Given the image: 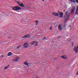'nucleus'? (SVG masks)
<instances>
[{"label": "nucleus", "instance_id": "obj_1", "mask_svg": "<svg viewBox=\"0 0 78 78\" xmlns=\"http://www.w3.org/2000/svg\"><path fill=\"white\" fill-rule=\"evenodd\" d=\"M69 16H70V13L68 12H66L64 16L65 22H66L68 19H69Z\"/></svg>", "mask_w": 78, "mask_h": 78}, {"label": "nucleus", "instance_id": "obj_2", "mask_svg": "<svg viewBox=\"0 0 78 78\" xmlns=\"http://www.w3.org/2000/svg\"><path fill=\"white\" fill-rule=\"evenodd\" d=\"M12 9H13L14 10H15V11H19V10H21V8L18 6H16L12 8Z\"/></svg>", "mask_w": 78, "mask_h": 78}, {"label": "nucleus", "instance_id": "obj_3", "mask_svg": "<svg viewBox=\"0 0 78 78\" xmlns=\"http://www.w3.org/2000/svg\"><path fill=\"white\" fill-rule=\"evenodd\" d=\"M31 37L30 35L28 34L27 35H24L22 37V39H23V38H30Z\"/></svg>", "mask_w": 78, "mask_h": 78}, {"label": "nucleus", "instance_id": "obj_4", "mask_svg": "<svg viewBox=\"0 0 78 78\" xmlns=\"http://www.w3.org/2000/svg\"><path fill=\"white\" fill-rule=\"evenodd\" d=\"M73 49L74 51H75L76 53H77L78 52V46L74 47Z\"/></svg>", "mask_w": 78, "mask_h": 78}, {"label": "nucleus", "instance_id": "obj_5", "mask_svg": "<svg viewBox=\"0 0 78 78\" xmlns=\"http://www.w3.org/2000/svg\"><path fill=\"white\" fill-rule=\"evenodd\" d=\"M29 44L27 43H25L24 44V45H23V47L24 48H27V47H28V46Z\"/></svg>", "mask_w": 78, "mask_h": 78}, {"label": "nucleus", "instance_id": "obj_6", "mask_svg": "<svg viewBox=\"0 0 78 78\" xmlns=\"http://www.w3.org/2000/svg\"><path fill=\"white\" fill-rule=\"evenodd\" d=\"M58 13H59V15L60 16H59V17H63V13L61 12H58Z\"/></svg>", "mask_w": 78, "mask_h": 78}, {"label": "nucleus", "instance_id": "obj_7", "mask_svg": "<svg viewBox=\"0 0 78 78\" xmlns=\"http://www.w3.org/2000/svg\"><path fill=\"white\" fill-rule=\"evenodd\" d=\"M61 58H63V59H66L67 58V56L66 55H64L61 56Z\"/></svg>", "mask_w": 78, "mask_h": 78}, {"label": "nucleus", "instance_id": "obj_8", "mask_svg": "<svg viewBox=\"0 0 78 78\" xmlns=\"http://www.w3.org/2000/svg\"><path fill=\"white\" fill-rule=\"evenodd\" d=\"M52 14H53L54 16H56V17L59 16V14H58V13L56 12H53Z\"/></svg>", "mask_w": 78, "mask_h": 78}, {"label": "nucleus", "instance_id": "obj_9", "mask_svg": "<svg viewBox=\"0 0 78 78\" xmlns=\"http://www.w3.org/2000/svg\"><path fill=\"white\" fill-rule=\"evenodd\" d=\"M58 29L59 31L62 30V28H61V25H59L58 27Z\"/></svg>", "mask_w": 78, "mask_h": 78}, {"label": "nucleus", "instance_id": "obj_10", "mask_svg": "<svg viewBox=\"0 0 78 78\" xmlns=\"http://www.w3.org/2000/svg\"><path fill=\"white\" fill-rule=\"evenodd\" d=\"M75 7H73V9H72L71 10V11L72 12H75Z\"/></svg>", "mask_w": 78, "mask_h": 78}, {"label": "nucleus", "instance_id": "obj_11", "mask_svg": "<svg viewBox=\"0 0 78 78\" xmlns=\"http://www.w3.org/2000/svg\"><path fill=\"white\" fill-rule=\"evenodd\" d=\"M19 59H20V58L19 57H16V59H15V62H17V61H19Z\"/></svg>", "mask_w": 78, "mask_h": 78}, {"label": "nucleus", "instance_id": "obj_12", "mask_svg": "<svg viewBox=\"0 0 78 78\" xmlns=\"http://www.w3.org/2000/svg\"><path fill=\"white\" fill-rule=\"evenodd\" d=\"M24 64L26 65V66H28V62L26 61L24 63Z\"/></svg>", "mask_w": 78, "mask_h": 78}, {"label": "nucleus", "instance_id": "obj_13", "mask_svg": "<svg viewBox=\"0 0 78 78\" xmlns=\"http://www.w3.org/2000/svg\"><path fill=\"white\" fill-rule=\"evenodd\" d=\"M34 44H35V45L34 46H37V45H38L37 44H38V42L35 41H34Z\"/></svg>", "mask_w": 78, "mask_h": 78}, {"label": "nucleus", "instance_id": "obj_14", "mask_svg": "<svg viewBox=\"0 0 78 78\" xmlns=\"http://www.w3.org/2000/svg\"><path fill=\"white\" fill-rule=\"evenodd\" d=\"M9 67V65H8L7 66L5 67L4 68V70L8 69Z\"/></svg>", "mask_w": 78, "mask_h": 78}, {"label": "nucleus", "instance_id": "obj_15", "mask_svg": "<svg viewBox=\"0 0 78 78\" xmlns=\"http://www.w3.org/2000/svg\"><path fill=\"white\" fill-rule=\"evenodd\" d=\"M20 6H21L22 7H25V6L23 5V3H21V4H20L19 5Z\"/></svg>", "mask_w": 78, "mask_h": 78}, {"label": "nucleus", "instance_id": "obj_16", "mask_svg": "<svg viewBox=\"0 0 78 78\" xmlns=\"http://www.w3.org/2000/svg\"><path fill=\"white\" fill-rule=\"evenodd\" d=\"M12 55V53L11 52H9L8 53V55L7 56H11Z\"/></svg>", "mask_w": 78, "mask_h": 78}, {"label": "nucleus", "instance_id": "obj_17", "mask_svg": "<svg viewBox=\"0 0 78 78\" xmlns=\"http://www.w3.org/2000/svg\"><path fill=\"white\" fill-rule=\"evenodd\" d=\"M31 45H34V44H34V41H32L31 42Z\"/></svg>", "mask_w": 78, "mask_h": 78}, {"label": "nucleus", "instance_id": "obj_18", "mask_svg": "<svg viewBox=\"0 0 78 78\" xmlns=\"http://www.w3.org/2000/svg\"><path fill=\"white\" fill-rule=\"evenodd\" d=\"M21 46H18L17 47V48H19Z\"/></svg>", "mask_w": 78, "mask_h": 78}, {"label": "nucleus", "instance_id": "obj_19", "mask_svg": "<svg viewBox=\"0 0 78 78\" xmlns=\"http://www.w3.org/2000/svg\"><path fill=\"white\" fill-rule=\"evenodd\" d=\"M46 39V37H45L43 38L42 39V40H44V39Z\"/></svg>", "mask_w": 78, "mask_h": 78}, {"label": "nucleus", "instance_id": "obj_20", "mask_svg": "<svg viewBox=\"0 0 78 78\" xmlns=\"http://www.w3.org/2000/svg\"><path fill=\"white\" fill-rule=\"evenodd\" d=\"M76 75H78V70L77 71V73H76Z\"/></svg>", "mask_w": 78, "mask_h": 78}, {"label": "nucleus", "instance_id": "obj_21", "mask_svg": "<svg viewBox=\"0 0 78 78\" xmlns=\"http://www.w3.org/2000/svg\"><path fill=\"white\" fill-rule=\"evenodd\" d=\"M17 3H18V4L19 5L20 4V3H19V2H17Z\"/></svg>", "mask_w": 78, "mask_h": 78}, {"label": "nucleus", "instance_id": "obj_22", "mask_svg": "<svg viewBox=\"0 0 78 78\" xmlns=\"http://www.w3.org/2000/svg\"><path fill=\"white\" fill-rule=\"evenodd\" d=\"M50 30H52V27H51L50 28Z\"/></svg>", "mask_w": 78, "mask_h": 78}, {"label": "nucleus", "instance_id": "obj_23", "mask_svg": "<svg viewBox=\"0 0 78 78\" xmlns=\"http://www.w3.org/2000/svg\"><path fill=\"white\" fill-rule=\"evenodd\" d=\"M35 22H36V23H38V21H37V20L36 21H35Z\"/></svg>", "mask_w": 78, "mask_h": 78}, {"label": "nucleus", "instance_id": "obj_24", "mask_svg": "<svg viewBox=\"0 0 78 78\" xmlns=\"http://www.w3.org/2000/svg\"><path fill=\"white\" fill-rule=\"evenodd\" d=\"M2 58H4V56H3V55H2Z\"/></svg>", "mask_w": 78, "mask_h": 78}, {"label": "nucleus", "instance_id": "obj_25", "mask_svg": "<svg viewBox=\"0 0 78 78\" xmlns=\"http://www.w3.org/2000/svg\"><path fill=\"white\" fill-rule=\"evenodd\" d=\"M76 3H78V0H76Z\"/></svg>", "mask_w": 78, "mask_h": 78}, {"label": "nucleus", "instance_id": "obj_26", "mask_svg": "<svg viewBox=\"0 0 78 78\" xmlns=\"http://www.w3.org/2000/svg\"><path fill=\"white\" fill-rule=\"evenodd\" d=\"M38 23H36V25H38Z\"/></svg>", "mask_w": 78, "mask_h": 78}, {"label": "nucleus", "instance_id": "obj_27", "mask_svg": "<svg viewBox=\"0 0 78 78\" xmlns=\"http://www.w3.org/2000/svg\"><path fill=\"white\" fill-rule=\"evenodd\" d=\"M35 77H36V78H38V77H37V76H35Z\"/></svg>", "mask_w": 78, "mask_h": 78}, {"label": "nucleus", "instance_id": "obj_28", "mask_svg": "<svg viewBox=\"0 0 78 78\" xmlns=\"http://www.w3.org/2000/svg\"><path fill=\"white\" fill-rule=\"evenodd\" d=\"M73 3H75V1H73Z\"/></svg>", "mask_w": 78, "mask_h": 78}, {"label": "nucleus", "instance_id": "obj_29", "mask_svg": "<svg viewBox=\"0 0 78 78\" xmlns=\"http://www.w3.org/2000/svg\"><path fill=\"white\" fill-rule=\"evenodd\" d=\"M71 2H73V0H70Z\"/></svg>", "mask_w": 78, "mask_h": 78}, {"label": "nucleus", "instance_id": "obj_30", "mask_svg": "<svg viewBox=\"0 0 78 78\" xmlns=\"http://www.w3.org/2000/svg\"><path fill=\"white\" fill-rule=\"evenodd\" d=\"M42 0V2H44V0Z\"/></svg>", "mask_w": 78, "mask_h": 78}, {"label": "nucleus", "instance_id": "obj_31", "mask_svg": "<svg viewBox=\"0 0 78 78\" xmlns=\"http://www.w3.org/2000/svg\"><path fill=\"white\" fill-rule=\"evenodd\" d=\"M8 38H11V37H8Z\"/></svg>", "mask_w": 78, "mask_h": 78}, {"label": "nucleus", "instance_id": "obj_32", "mask_svg": "<svg viewBox=\"0 0 78 78\" xmlns=\"http://www.w3.org/2000/svg\"><path fill=\"white\" fill-rule=\"evenodd\" d=\"M11 61H12L11 60H10V61H9V62H11Z\"/></svg>", "mask_w": 78, "mask_h": 78}, {"label": "nucleus", "instance_id": "obj_33", "mask_svg": "<svg viewBox=\"0 0 78 78\" xmlns=\"http://www.w3.org/2000/svg\"><path fill=\"white\" fill-rule=\"evenodd\" d=\"M73 44L72 46H73Z\"/></svg>", "mask_w": 78, "mask_h": 78}, {"label": "nucleus", "instance_id": "obj_34", "mask_svg": "<svg viewBox=\"0 0 78 78\" xmlns=\"http://www.w3.org/2000/svg\"><path fill=\"white\" fill-rule=\"evenodd\" d=\"M64 12H65V11H65V10H64Z\"/></svg>", "mask_w": 78, "mask_h": 78}, {"label": "nucleus", "instance_id": "obj_35", "mask_svg": "<svg viewBox=\"0 0 78 78\" xmlns=\"http://www.w3.org/2000/svg\"><path fill=\"white\" fill-rule=\"evenodd\" d=\"M60 37H59L58 38V39H59V38Z\"/></svg>", "mask_w": 78, "mask_h": 78}, {"label": "nucleus", "instance_id": "obj_36", "mask_svg": "<svg viewBox=\"0 0 78 78\" xmlns=\"http://www.w3.org/2000/svg\"><path fill=\"white\" fill-rule=\"evenodd\" d=\"M1 43L0 42V44Z\"/></svg>", "mask_w": 78, "mask_h": 78}]
</instances>
